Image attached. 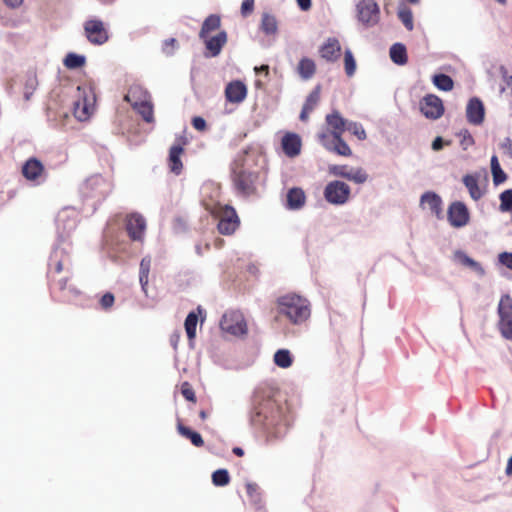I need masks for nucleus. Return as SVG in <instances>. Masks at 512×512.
Returning <instances> with one entry per match:
<instances>
[{
  "label": "nucleus",
  "mask_w": 512,
  "mask_h": 512,
  "mask_svg": "<svg viewBox=\"0 0 512 512\" xmlns=\"http://www.w3.org/2000/svg\"><path fill=\"white\" fill-rule=\"evenodd\" d=\"M249 419L253 427L266 433L269 441L283 438L290 427L286 406L274 400L266 388L255 389Z\"/></svg>",
  "instance_id": "1"
},
{
  "label": "nucleus",
  "mask_w": 512,
  "mask_h": 512,
  "mask_svg": "<svg viewBox=\"0 0 512 512\" xmlns=\"http://www.w3.org/2000/svg\"><path fill=\"white\" fill-rule=\"evenodd\" d=\"M57 228L56 242L52 246V251L48 259L49 269H55L57 273L61 272L65 265L70 263L71 243L69 236L77 227V220L70 216L65 209L58 213L55 219Z\"/></svg>",
  "instance_id": "2"
},
{
  "label": "nucleus",
  "mask_w": 512,
  "mask_h": 512,
  "mask_svg": "<svg viewBox=\"0 0 512 512\" xmlns=\"http://www.w3.org/2000/svg\"><path fill=\"white\" fill-rule=\"evenodd\" d=\"M277 312L286 317L292 324H303L311 314L309 301L296 294L289 293L276 299Z\"/></svg>",
  "instance_id": "3"
},
{
  "label": "nucleus",
  "mask_w": 512,
  "mask_h": 512,
  "mask_svg": "<svg viewBox=\"0 0 512 512\" xmlns=\"http://www.w3.org/2000/svg\"><path fill=\"white\" fill-rule=\"evenodd\" d=\"M112 191V185L101 175H93L80 186V196L87 209L94 213Z\"/></svg>",
  "instance_id": "4"
},
{
  "label": "nucleus",
  "mask_w": 512,
  "mask_h": 512,
  "mask_svg": "<svg viewBox=\"0 0 512 512\" xmlns=\"http://www.w3.org/2000/svg\"><path fill=\"white\" fill-rule=\"evenodd\" d=\"M259 174L256 171L236 166L231 170L233 187L238 195L250 196L256 191V181Z\"/></svg>",
  "instance_id": "5"
},
{
  "label": "nucleus",
  "mask_w": 512,
  "mask_h": 512,
  "mask_svg": "<svg viewBox=\"0 0 512 512\" xmlns=\"http://www.w3.org/2000/svg\"><path fill=\"white\" fill-rule=\"evenodd\" d=\"M77 100L74 102L75 115L80 120H86L96 103V94L91 84L77 87Z\"/></svg>",
  "instance_id": "6"
},
{
  "label": "nucleus",
  "mask_w": 512,
  "mask_h": 512,
  "mask_svg": "<svg viewBox=\"0 0 512 512\" xmlns=\"http://www.w3.org/2000/svg\"><path fill=\"white\" fill-rule=\"evenodd\" d=\"M499 321L497 323L501 336L512 341V297L510 294H503L497 307Z\"/></svg>",
  "instance_id": "7"
},
{
  "label": "nucleus",
  "mask_w": 512,
  "mask_h": 512,
  "mask_svg": "<svg viewBox=\"0 0 512 512\" xmlns=\"http://www.w3.org/2000/svg\"><path fill=\"white\" fill-rule=\"evenodd\" d=\"M214 213L219 218L217 229L220 234L232 235L239 228L240 218L233 206L219 204Z\"/></svg>",
  "instance_id": "8"
},
{
  "label": "nucleus",
  "mask_w": 512,
  "mask_h": 512,
  "mask_svg": "<svg viewBox=\"0 0 512 512\" xmlns=\"http://www.w3.org/2000/svg\"><path fill=\"white\" fill-rule=\"evenodd\" d=\"M356 19L365 28H371L380 20V7L375 0H360L355 5Z\"/></svg>",
  "instance_id": "9"
},
{
  "label": "nucleus",
  "mask_w": 512,
  "mask_h": 512,
  "mask_svg": "<svg viewBox=\"0 0 512 512\" xmlns=\"http://www.w3.org/2000/svg\"><path fill=\"white\" fill-rule=\"evenodd\" d=\"M323 195L324 199L329 204L341 206L348 202L351 195V188L344 181L333 180L326 184Z\"/></svg>",
  "instance_id": "10"
},
{
  "label": "nucleus",
  "mask_w": 512,
  "mask_h": 512,
  "mask_svg": "<svg viewBox=\"0 0 512 512\" xmlns=\"http://www.w3.org/2000/svg\"><path fill=\"white\" fill-rule=\"evenodd\" d=\"M84 35L87 41L95 46L108 42L110 35L104 22L99 18H90L83 23Z\"/></svg>",
  "instance_id": "11"
},
{
  "label": "nucleus",
  "mask_w": 512,
  "mask_h": 512,
  "mask_svg": "<svg viewBox=\"0 0 512 512\" xmlns=\"http://www.w3.org/2000/svg\"><path fill=\"white\" fill-rule=\"evenodd\" d=\"M447 220L453 228H462L470 221V212L462 201H453L447 209Z\"/></svg>",
  "instance_id": "12"
},
{
  "label": "nucleus",
  "mask_w": 512,
  "mask_h": 512,
  "mask_svg": "<svg viewBox=\"0 0 512 512\" xmlns=\"http://www.w3.org/2000/svg\"><path fill=\"white\" fill-rule=\"evenodd\" d=\"M220 328L231 335L241 336L247 333V325L241 314L226 312L220 320Z\"/></svg>",
  "instance_id": "13"
},
{
  "label": "nucleus",
  "mask_w": 512,
  "mask_h": 512,
  "mask_svg": "<svg viewBox=\"0 0 512 512\" xmlns=\"http://www.w3.org/2000/svg\"><path fill=\"white\" fill-rule=\"evenodd\" d=\"M420 112L430 120L441 118L445 112L442 99L435 94H426L420 102Z\"/></svg>",
  "instance_id": "14"
},
{
  "label": "nucleus",
  "mask_w": 512,
  "mask_h": 512,
  "mask_svg": "<svg viewBox=\"0 0 512 512\" xmlns=\"http://www.w3.org/2000/svg\"><path fill=\"white\" fill-rule=\"evenodd\" d=\"M329 174L342 177L356 184H363L368 179V174L362 168H350L347 165H330Z\"/></svg>",
  "instance_id": "15"
},
{
  "label": "nucleus",
  "mask_w": 512,
  "mask_h": 512,
  "mask_svg": "<svg viewBox=\"0 0 512 512\" xmlns=\"http://www.w3.org/2000/svg\"><path fill=\"white\" fill-rule=\"evenodd\" d=\"M318 137L320 143L328 151L334 152L340 156H351L352 151L349 145L342 138V135L336 134V136H329L326 133H320Z\"/></svg>",
  "instance_id": "16"
},
{
  "label": "nucleus",
  "mask_w": 512,
  "mask_h": 512,
  "mask_svg": "<svg viewBox=\"0 0 512 512\" xmlns=\"http://www.w3.org/2000/svg\"><path fill=\"white\" fill-rule=\"evenodd\" d=\"M45 168L43 163L36 157L28 158L22 165V175L30 182L41 184L45 181Z\"/></svg>",
  "instance_id": "17"
},
{
  "label": "nucleus",
  "mask_w": 512,
  "mask_h": 512,
  "mask_svg": "<svg viewBox=\"0 0 512 512\" xmlns=\"http://www.w3.org/2000/svg\"><path fill=\"white\" fill-rule=\"evenodd\" d=\"M125 229L132 241H143L146 230V220L139 213H131L126 217Z\"/></svg>",
  "instance_id": "18"
},
{
  "label": "nucleus",
  "mask_w": 512,
  "mask_h": 512,
  "mask_svg": "<svg viewBox=\"0 0 512 512\" xmlns=\"http://www.w3.org/2000/svg\"><path fill=\"white\" fill-rule=\"evenodd\" d=\"M467 121L475 126L481 125L485 119V107L483 101L479 97L469 99L466 106Z\"/></svg>",
  "instance_id": "19"
},
{
  "label": "nucleus",
  "mask_w": 512,
  "mask_h": 512,
  "mask_svg": "<svg viewBox=\"0 0 512 512\" xmlns=\"http://www.w3.org/2000/svg\"><path fill=\"white\" fill-rule=\"evenodd\" d=\"M206 48V52L204 53L206 58L217 57L221 51L223 46L227 42V33L222 30L218 32L216 35L212 37L205 36L204 38H200Z\"/></svg>",
  "instance_id": "20"
},
{
  "label": "nucleus",
  "mask_w": 512,
  "mask_h": 512,
  "mask_svg": "<svg viewBox=\"0 0 512 512\" xmlns=\"http://www.w3.org/2000/svg\"><path fill=\"white\" fill-rule=\"evenodd\" d=\"M225 97L229 103H242L247 97V86L241 80H232L226 85Z\"/></svg>",
  "instance_id": "21"
},
{
  "label": "nucleus",
  "mask_w": 512,
  "mask_h": 512,
  "mask_svg": "<svg viewBox=\"0 0 512 512\" xmlns=\"http://www.w3.org/2000/svg\"><path fill=\"white\" fill-rule=\"evenodd\" d=\"M301 137L295 132H286L281 140V147L284 154L289 158L298 156L301 152Z\"/></svg>",
  "instance_id": "22"
},
{
  "label": "nucleus",
  "mask_w": 512,
  "mask_h": 512,
  "mask_svg": "<svg viewBox=\"0 0 512 512\" xmlns=\"http://www.w3.org/2000/svg\"><path fill=\"white\" fill-rule=\"evenodd\" d=\"M427 204L432 214L437 219L441 220L444 218L443 214V201L439 194L434 191H426L420 197V205Z\"/></svg>",
  "instance_id": "23"
},
{
  "label": "nucleus",
  "mask_w": 512,
  "mask_h": 512,
  "mask_svg": "<svg viewBox=\"0 0 512 512\" xmlns=\"http://www.w3.org/2000/svg\"><path fill=\"white\" fill-rule=\"evenodd\" d=\"M480 176L481 175L479 172H475V173H468V174L464 175L462 178V182H463L464 186L467 188L470 197L474 201H478L485 194V191L483 189H481L478 184Z\"/></svg>",
  "instance_id": "24"
},
{
  "label": "nucleus",
  "mask_w": 512,
  "mask_h": 512,
  "mask_svg": "<svg viewBox=\"0 0 512 512\" xmlns=\"http://www.w3.org/2000/svg\"><path fill=\"white\" fill-rule=\"evenodd\" d=\"M306 201V195L302 188L292 187L287 191L285 207L291 211L300 210Z\"/></svg>",
  "instance_id": "25"
},
{
  "label": "nucleus",
  "mask_w": 512,
  "mask_h": 512,
  "mask_svg": "<svg viewBox=\"0 0 512 512\" xmlns=\"http://www.w3.org/2000/svg\"><path fill=\"white\" fill-rule=\"evenodd\" d=\"M326 123L332 128L330 136L342 135L346 131L349 120L345 119L339 111L333 110L332 113L326 115Z\"/></svg>",
  "instance_id": "26"
},
{
  "label": "nucleus",
  "mask_w": 512,
  "mask_h": 512,
  "mask_svg": "<svg viewBox=\"0 0 512 512\" xmlns=\"http://www.w3.org/2000/svg\"><path fill=\"white\" fill-rule=\"evenodd\" d=\"M340 51V43L334 37L328 38L327 41L319 49L321 57L329 62L336 61L340 55Z\"/></svg>",
  "instance_id": "27"
},
{
  "label": "nucleus",
  "mask_w": 512,
  "mask_h": 512,
  "mask_svg": "<svg viewBox=\"0 0 512 512\" xmlns=\"http://www.w3.org/2000/svg\"><path fill=\"white\" fill-rule=\"evenodd\" d=\"M184 152V148L180 144H174L170 147L169 155H168V165L170 171L179 175L183 169V163L181 160V155Z\"/></svg>",
  "instance_id": "28"
},
{
  "label": "nucleus",
  "mask_w": 512,
  "mask_h": 512,
  "mask_svg": "<svg viewBox=\"0 0 512 512\" xmlns=\"http://www.w3.org/2000/svg\"><path fill=\"white\" fill-rule=\"evenodd\" d=\"M455 260L463 266L470 268L474 271L479 277H483L485 275V269L478 261L474 260L470 257L466 252L462 250H457L454 253Z\"/></svg>",
  "instance_id": "29"
},
{
  "label": "nucleus",
  "mask_w": 512,
  "mask_h": 512,
  "mask_svg": "<svg viewBox=\"0 0 512 512\" xmlns=\"http://www.w3.org/2000/svg\"><path fill=\"white\" fill-rule=\"evenodd\" d=\"M125 101L134 106L136 103L145 102L151 99L150 93L141 85L133 84L129 87L127 94L125 95Z\"/></svg>",
  "instance_id": "30"
},
{
  "label": "nucleus",
  "mask_w": 512,
  "mask_h": 512,
  "mask_svg": "<svg viewBox=\"0 0 512 512\" xmlns=\"http://www.w3.org/2000/svg\"><path fill=\"white\" fill-rule=\"evenodd\" d=\"M152 259L150 255L144 256L139 265V283L141 286V290L146 297L148 294V282H149V273L151 269Z\"/></svg>",
  "instance_id": "31"
},
{
  "label": "nucleus",
  "mask_w": 512,
  "mask_h": 512,
  "mask_svg": "<svg viewBox=\"0 0 512 512\" xmlns=\"http://www.w3.org/2000/svg\"><path fill=\"white\" fill-rule=\"evenodd\" d=\"M389 56L391 61L398 66H404L408 62L407 48L401 42H396L391 45Z\"/></svg>",
  "instance_id": "32"
},
{
  "label": "nucleus",
  "mask_w": 512,
  "mask_h": 512,
  "mask_svg": "<svg viewBox=\"0 0 512 512\" xmlns=\"http://www.w3.org/2000/svg\"><path fill=\"white\" fill-rule=\"evenodd\" d=\"M177 431L181 436L190 440L192 445L195 447H202L204 445V440L201 434L190 427L183 425L180 421H178L177 424Z\"/></svg>",
  "instance_id": "33"
},
{
  "label": "nucleus",
  "mask_w": 512,
  "mask_h": 512,
  "mask_svg": "<svg viewBox=\"0 0 512 512\" xmlns=\"http://www.w3.org/2000/svg\"><path fill=\"white\" fill-rule=\"evenodd\" d=\"M316 71L314 60L308 57H302L298 62L297 72L303 80L312 78Z\"/></svg>",
  "instance_id": "34"
},
{
  "label": "nucleus",
  "mask_w": 512,
  "mask_h": 512,
  "mask_svg": "<svg viewBox=\"0 0 512 512\" xmlns=\"http://www.w3.org/2000/svg\"><path fill=\"white\" fill-rule=\"evenodd\" d=\"M433 85L440 91L449 92L454 87V80L446 73H436L432 76Z\"/></svg>",
  "instance_id": "35"
},
{
  "label": "nucleus",
  "mask_w": 512,
  "mask_h": 512,
  "mask_svg": "<svg viewBox=\"0 0 512 512\" xmlns=\"http://www.w3.org/2000/svg\"><path fill=\"white\" fill-rule=\"evenodd\" d=\"M261 31L266 35H273L278 31V22L274 15L270 13H263L260 23Z\"/></svg>",
  "instance_id": "36"
},
{
  "label": "nucleus",
  "mask_w": 512,
  "mask_h": 512,
  "mask_svg": "<svg viewBox=\"0 0 512 512\" xmlns=\"http://www.w3.org/2000/svg\"><path fill=\"white\" fill-rule=\"evenodd\" d=\"M132 108L141 115L143 120L147 123L154 122V108L150 100L145 102L136 103Z\"/></svg>",
  "instance_id": "37"
},
{
  "label": "nucleus",
  "mask_w": 512,
  "mask_h": 512,
  "mask_svg": "<svg viewBox=\"0 0 512 512\" xmlns=\"http://www.w3.org/2000/svg\"><path fill=\"white\" fill-rule=\"evenodd\" d=\"M63 64L66 68L76 70L86 64V56L75 52H69L63 59Z\"/></svg>",
  "instance_id": "38"
},
{
  "label": "nucleus",
  "mask_w": 512,
  "mask_h": 512,
  "mask_svg": "<svg viewBox=\"0 0 512 512\" xmlns=\"http://www.w3.org/2000/svg\"><path fill=\"white\" fill-rule=\"evenodd\" d=\"M273 361L276 366L286 369L292 365L293 355L288 349L281 348L274 353Z\"/></svg>",
  "instance_id": "39"
},
{
  "label": "nucleus",
  "mask_w": 512,
  "mask_h": 512,
  "mask_svg": "<svg viewBox=\"0 0 512 512\" xmlns=\"http://www.w3.org/2000/svg\"><path fill=\"white\" fill-rule=\"evenodd\" d=\"M221 20L216 14L209 15L202 23L201 30L199 32V38H204L208 34L220 27Z\"/></svg>",
  "instance_id": "40"
},
{
  "label": "nucleus",
  "mask_w": 512,
  "mask_h": 512,
  "mask_svg": "<svg viewBox=\"0 0 512 512\" xmlns=\"http://www.w3.org/2000/svg\"><path fill=\"white\" fill-rule=\"evenodd\" d=\"M397 16L408 31H412L414 29L413 13L409 7L405 5L399 7Z\"/></svg>",
  "instance_id": "41"
},
{
  "label": "nucleus",
  "mask_w": 512,
  "mask_h": 512,
  "mask_svg": "<svg viewBox=\"0 0 512 512\" xmlns=\"http://www.w3.org/2000/svg\"><path fill=\"white\" fill-rule=\"evenodd\" d=\"M246 491L256 510L263 509V504L259 492V486L256 483L249 482L246 484Z\"/></svg>",
  "instance_id": "42"
},
{
  "label": "nucleus",
  "mask_w": 512,
  "mask_h": 512,
  "mask_svg": "<svg viewBox=\"0 0 512 512\" xmlns=\"http://www.w3.org/2000/svg\"><path fill=\"white\" fill-rule=\"evenodd\" d=\"M212 483L216 487H224L230 482V474L227 469L219 468L212 473Z\"/></svg>",
  "instance_id": "43"
},
{
  "label": "nucleus",
  "mask_w": 512,
  "mask_h": 512,
  "mask_svg": "<svg viewBox=\"0 0 512 512\" xmlns=\"http://www.w3.org/2000/svg\"><path fill=\"white\" fill-rule=\"evenodd\" d=\"M320 92L321 85H316L306 97L302 107L312 112L320 100Z\"/></svg>",
  "instance_id": "44"
},
{
  "label": "nucleus",
  "mask_w": 512,
  "mask_h": 512,
  "mask_svg": "<svg viewBox=\"0 0 512 512\" xmlns=\"http://www.w3.org/2000/svg\"><path fill=\"white\" fill-rule=\"evenodd\" d=\"M344 68L347 76L351 77L355 74L357 65L354 55L350 49L344 51Z\"/></svg>",
  "instance_id": "45"
},
{
  "label": "nucleus",
  "mask_w": 512,
  "mask_h": 512,
  "mask_svg": "<svg viewBox=\"0 0 512 512\" xmlns=\"http://www.w3.org/2000/svg\"><path fill=\"white\" fill-rule=\"evenodd\" d=\"M501 212H508L512 209V188L502 191L499 195Z\"/></svg>",
  "instance_id": "46"
},
{
  "label": "nucleus",
  "mask_w": 512,
  "mask_h": 512,
  "mask_svg": "<svg viewBox=\"0 0 512 512\" xmlns=\"http://www.w3.org/2000/svg\"><path fill=\"white\" fill-rule=\"evenodd\" d=\"M38 85L36 74L29 72L25 81L24 98L29 100Z\"/></svg>",
  "instance_id": "47"
},
{
  "label": "nucleus",
  "mask_w": 512,
  "mask_h": 512,
  "mask_svg": "<svg viewBox=\"0 0 512 512\" xmlns=\"http://www.w3.org/2000/svg\"><path fill=\"white\" fill-rule=\"evenodd\" d=\"M346 130L356 136L359 140H365L367 137L363 125L359 122L349 121Z\"/></svg>",
  "instance_id": "48"
},
{
  "label": "nucleus",
  "mask_w": 512,
  "mask_h": 512,
  "mask_svg": "<svg viewBox=\"0 0 512 512\" xmlns=\"http://www.w3.org/2000/svg\"><path fill=\"white\" fill-rule=\"evenodd\" d=\"M457 136L461 138L460 146L463 150H467L469 147L475 144L474 138L468 129H462L457 133Z\"/></svg>",
  "instance_id": "49"
},
{
  "label": "nucleus",
  "mask_w": 512,
  "mask_h": 512,
  "mask_svg": "<svg viewBox=\"0 0 512 512\" xmlns=\"http://www.w3.org/2000/svg\"><path fill=\"white\" fill-rule=\"evenodd\" d=\"M115 302V296L112 292H106L100 298V305L102 309L108 310L110 309Z\"/></svg>",
  "instance_id": "50"
},
{
  "label": "nucleus",
  "mask_w": 512,
  "mask_h": 512,
  "mask_svg": "<svg viewBox=\"0 0 512 512\" xmlns=\"http://www.w3.org/2000/svg\"><path fill=\"white\" fill-rule=\"evenodd\" d=\"M198 323V314L195 311H190L185 318V329H196Z\"/></svg>",
  "instance_id": "51"
},
{
  "label": "nucleus",
  "mask_w": 512,
  "mask_h": 512,
  "mask_svg": "<svg viewBox=\"0 0 512 512\" xmlns=\"http://www.w3.org/2000/svg\"><path fill=\"white\" fill-rule=\"evenodd\" d=\"M181 393L187 401L195 402L196 395L188 382H184L181 387Z\"/></svg>",
  "instance_id": "52"
},
{
  "label": "nucleus",
  "mask_w": 512,
  "mask_h": 512,
  "mask_svg": "<svg viewBox=\"0 0 512 512\" xmlns=\"http://www.w3.org/2000/svg\"><path fill=\"white\" fill-rule=\"evenodd\" d=\"M255 0H243L240 8L241 15L248 17L254 10Z\"/></svg>",
  "instance_id": "53"
},
{
  "label": "nucleus",
  "mask_w": 512,
  "mask_h": 512,
  "mask_svg": "<svg viewBox=\"0 0 512 512\" xmlns=\"http://www.w3.org/2000/svg\"><path fill=\"white\" fill-rule=\"evenodd\" d=\"M498 261L503 266L507 267L508 269L512 270V252H501L498 255Z\"/></svg>",
  "instance_id": "54"
},
{
  "label": "nucleus",
  "mask_w": 512,
  "mask_h": 512,
  "mask_svg": "<svg viewBox=\"0 0 512 512\" xmlns=\"http://www.w3.org/2000/svg\"><path fill=\"white\" fill-rule=\"evenodd\" d=\"M492 173V179L495 186H498L504 183L507 180L506 172L501 168L499 170H495Z\"/></svg>",
  "instance_id": "55"
},
{
  "label": "nucleus",
  "mask_w": 512,
  "mask_h": 512,
  "mask_svg": "<svg viewBox=\"0 0 512 512\" xmlns=\"http://www.w3.org/2000/svg\"><path fill=\"white\" fill-rule=\"evenodd\" d=\"M451 144V141L450 140H444L443 137L441 136H437L434 138V140L432 141L431 143V148L433 151H440L443 149V147L445 145H450Z\"/></svg>",
  "instance_id": "56"
},
{
  "label": "nucleus",
  "mask_w": 512,
  "mask_h": 512,
  "mask_svg": "<svg viewBox=\"0 0 512 512\" xmlns=\"http://www.w3.org/2000/svg\"><path fill=\"white\" fill-rule=\"evenodd\" d=\"M191 124L193 128L198 131H204L207 128V122L202 116H194L192 118Z\"/></svg>",
  "instance_id": "57"
},
{
  "label": "nucleus",
  "mask_w": 512,
  "mask_h": 512,
  "mask_svg": "<svg viewBox=\"0 0 512 512\" xmlns=\"http://www.w3.org/2000/svg\"><path fill=\"white\" fill-rule=\"evenodd\" d=\"M176 39L175 38H168L164 41L163 43V52L168 55V56H171L173 55V51L172 50H168V47L169 46H172L174 47V45L176 44Z\"/></svg>",
  "instance_id": "58"
},
{
  "label": "nucleus",
  "mask_w": 512,
  "mask_h": 512,
  "mask_svg": "<svg viewBox=\"0 0 512 512\" xmlns=\"http://www.w3.org/2000/svg\"><path fill=\"white\" fill-rule=\"evenodd\" d=\"M501 148L506 150V153L510 158H512V140L509 137H506L501 143Z\"/></svg>",
  "instance_id": "59"
},
{
  "label": "nucleus",
  "mask_w": 512,
  "mask_h": 512,
  "mask_svg": "<svg viewBox=\"0 0 512 512\" xmlns=\"http://www.w3.org/2000/svg\"><path fill=\"white\" fill-rule=\"evenodd\" d=\"M297 5L301 11H308L312 6L311 0H296Z\"/></svg>",
  "instance_id": "60"
},
{
  "label": "nucleus",
  "mask_w": 512,
  "mask_h": 512,
  "mask_svg": "<svg viewBox=\"0 0 512 512\" xmlns=\"http://www.w3.org/2000/svg\"><path fill=\"white\" fill-rule=\"evenodd\" d=\"M254 71L256 74H261L263 73L266 77L269 76V65L267 64H262L260 66H256L254 68Z\"/></svg>",
  "instance_id": "61"
},
{
  "label": "nucleus",
  "mask_w": 512,
  "mask_h": 512,
  "mask_svg": "<svg viewBox=\"0 0 512 512\" xmlns=\"http://www.w3.org/2000/svg\"><path fill=\"white\" fill-rule=\"evenodd\" d=\"M490 167H491V172L501 169V165H500L498 157L496 155H492V157L490 159Z\"/></svg>",
  "instance_id": "62"
},
{
  "label": "nucleus",
  "mask_w": 512,
  "mask_h": 512,
  "mask_svg": "<svg viewBox=\"0 0 512 512\" xmlns=\"http://www.w3.org/2000/svg\"><path fill=\"white\" fill-rule=\"evenodd\" d=\"M3 2L11 8H16L23 3V0H3Z\"/></svg>",
  "instance_id": "63"
},
{
  "label": "nucleus",
  "mask_w": 512,
  "mask_h": 512,
  "mask_svg": "<svg viewBox=\"0 0 512 512\" xmlns=\"http://www.w3.org/2000/svg\"><path fill=\"white\" fill-rule=\"evenodd\" d=\"M310 112H311V111H309V110H307V109H305V108H303V107H302L301 112H300V115H299V119H300V121H302V122H306V121L308 120V118H309V113H310Z\"/></svg>",
  "instance_id": "64"
}]
</instances>
